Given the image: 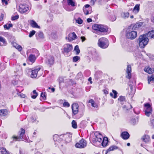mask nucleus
<instances>
[{"mask_svg":"<svg viewBox=\"0 0 154 154\" xmlns=\"http://www.w3.org/2000/svg\"><path fill=\"white\" fill-rule=\"evenodd\" d=\"M148 37L154 38V30L150 31L146 34L140 36L138 41L140 48H144L147 45L149 42Z\"/></svg>","mask_w":154,"mask_h":154,"instance_id":"1","label":"nucleus"},{"mask_svg":"<svg viewBox=\"0 0 154 154\" xmlns=\"http://www.w3.org/2000/svg\"><path fill=\"white\" fill-rule=\"evenodd\" d=\"M98 46L102 48H107L109 45L107 39L105 38H102L98 40Z\"/></svg>","mask_w":154,"mask_h":154,"instance_id":"2","label":"nucleus"},{"mask_svg":"<svg viewBox=\"0 0 154 154\" xmlns=\"http://www.w3.org/2000/svg\"><path fill=\"white\" fill-rule=\"evenodd\" d=\"M92 28L94 30L102 32H106L108 30L106 26L101 24H94L92 26Z\"/></svg>","mask_w":154,"mask_h":154,"instance_id":"3","label":"nucleus"},{"mask_svg":"<svg viewBox=\"0 0 154 154\" xmlns=\"http://www.w3.org/2000/svg\"><path fill=\"white\" fill-rule=\"evenodd\" d=\"M137 36V32L136 31H128L127 32L126 34V38L131 40L134 39Z\"/></svg>","mask_w":154,"mask_h":154,"instance_id":"4","label":"nucleus"},{"mask_svg":"<svg viewBox=\"0 0 154 154\" xmlns=\"http://www.w3.org/2000/svg\"><path fill=\"white\" fill-rule=\"evenodd\" d=\"M25 133V130L23 129L22 128H21L20 131H19V136H14L12 137V138L13 140L15 141H20L23 139V136Z\"/></svg>","mask_w":154,"mask_h":154,"instance_id":"5","label":"nucleus"},{"mask_svg":"<svg viewBox=\"0 0 154 154\" xmlns=\"http://www.w3.org/2000/svg\"><path fill=\"white\" fill-rule=\"evenodd\" d=\"M87 143L86 141L82 139L79 141L75 145V147L77 148H84L86 146Z\"/></svg>","mask_w":154,"mask_h":154,"instance_id":"6","label":"nucleus"},{"mask_svg":"<svg viewBox=\"0 0 154 154\" xmlns=\"http://www.w3.org/2000/svg\"><path fill=\"white\" fill-rule=\"evenodd\" d=\"M29 9L28 5L26 4H20L19 7V11L21 13L26 12Z\"/></svg>","mask_w":154,"mask_h":154,"instance_id":"7","label":"nucleus"},{"mask_svg":"<svg viewBox=\"0 0 154 154\" xmlns=\"http://www.w3.org/2000/svg\"><path fill=\"white\" fill-rule=\"evenodd\" d=\"M61 136L63 137L66 142H69L71 140L72 136L70 133H67L64 135H61Z\"/></svg>","mask_w":154,"mask_h":154,"instance_id":"8","label":"nucleus"},{"mask_svg":"<svg viewBox=\"0 0 154 154\" xmlns=\"http://www.w3.org/2000/svg\"><path fill=\"white\" fill-rule=\"evenodd\" d=\"M72 112L74 115L76 114L79 111V105L77 103H73L72 106Z\"/></svg>","mask_w":154,"mask_h":154,"instance_id":"9","label":"nucleus"},{"mask_svg":"<svg viewBox=\"0 0 154 154\" xmlns=\"http://www.w3.org/2000/svg\"><path fill=\"white\" fill-rule=\"evenodd\" d=\"M126 72L127 73L126 75V78L128 79H130L131 78V68L130 65H128Z\"/></svg>","mask_w":154,"mask_h":154,"instance_id":"10","label":"nucleus"},{"mask_svg":"<svg viewBox=\"0 0 154 154\" xmlns=\"http://www.w3.org/2000/svg\"><path fill=\"white\" fill-rule=\"evenodd\" d=\"M41 69L40 67H37L35 68L34 69L32 70V73L31 75V77L32 78H35L37 76L38 72Z\"/></svg>","mask_w":154,"mask_h":154,"instance_id":"11","label":"nucleus"},{"mask_svg":"<svg viewBox=\"0 0 154 154\" xmlns=\"http://www.w3.org/2000/svg\"><path fill=\"white\" fill-rule=\"evenodd\" d=\"M77 37L75 32L71 33L68 35V39L69 42L77 39Z\"/></svg>","mask_w":154,"mask_h":154,"instance_id":"12","label":"nucleus"},{"mask_svg":"<svg viewBox=\"0 0 154 154\" xmlns=\"http://www.w3.org/2000/svg\"><path fill=\"white\" fill-rule=\"evenodd\" d=\"M94 135L95 136V140L100 142L102 141V139L103 138L101 134L98 132H96L95 133Z\"/></svg>","mask_w":154,"mask_h":154,"instance_id":"13","label":"nucleus"},{"mask_svg":"<svg viewBox=\"0 0 154 154\" xmlns=\"http://www.w3.org/2000/svg\"><path fill=\"white\" fill-rule=\"evenodd\" d=\"M122 108L123 110L125 112H127L130 109L132 108V106L129 103H127Z\"/></svg>","mask_w":154,"mask_h":154,"instance_id":"14","label":"nucleus"},{"mask_svg":"<svg viewBox=\"0 0 154 154\" xmlns=\"http://www.w3.org/2000/svg\"><path fill=\"white\" fill-rule=\"evenodd\" d=\"M122 138L124 140L128 139L130 137L129 134L127 131H124L121 134Z\"/></svg>","mask_w":154,"mask_h":154,"instance_id":"15","label":"nucleus"},{"mask_svg":"<svg viewBox=\"0 0 154 154\" xmlns=\"http://www.w3.org/2000/svg\"><path fill=\"white\" fill-rule=\"evenodd\" d=\"M30 24L31 26L33 28L40 29V27L38 26L37 23L34 20H31L30 21Z\"/></svg>","mask_w":154,"mask_h":154,"instance_id":"16","label":"nucleus"},{"mask_svg":"<svg viewBox=\"0 0 154 154\" xmlns=\"http://www.w3.org/2000/svg\"><path fill=\"white\" fill-rule=\"evenodd\" d=\"M144 70L149 74H152L154 72V69L149 67H145L144 69Z\"/></svg>","mask_w":154,"mask_h":154,"instance_id":"17","label":"nucleus"},{"mask_svg":"<svg viewBox=\"0 0 154 154\" xmlns=\"http://www.w3.org/2000/svg\"><path fill=\"white\" fill-rule=\"evenodd\" d=\"M7 44V42L5 39L2 36H0V45L3 46Z\"/></svg>","mask_w":154,"mask_h":154,"instance_id":"18","label":"nucleus"},{"mask_svg":"<svg viewBox=\"0 0 154 154\" xmlns=\"http://www.w3.org/2000/svg\"><path fill=\"white\" fill-rule=\"evenodd\" d=\"M72 49V45H67L66 47L64 48V51L68 53L71 51Z\"/></svg>","mask_w":154,"mask_h":154,"instance_id":"19","label":"nucleus"},{"mask_svg":"<svg viewBox=\"0 0 154 154\" xmlns=\"http://www.w3.org/2000/svg\"><path fill=\"white\" fill-rule=\"evenodd\" d=\"M11 44L14 47H15L16 49H18L19 51H21L22 49V47L17 44L16 43L13 42H12Z\"/></svg>","mask_w":154,"mask_h":154,"instance_id":"20","label":"nucleus"},{"mask_svg":"<svg viewBox=\"0 0 154 154\" xmlns=\"http://www.w3.org/2000/svg\"><path fill=\"white\" fill-rule=\"evenodd\" d=\"M108 138L107 137H104L102 143V145L103 147L106 146L108 144Z\"/></svg>","mask_w":154,"mask_h":154,"instance_id":"21","label":"nucleus"},{"mask_svg":"<svg viewBox=\"0 0 154 154\" xmlns=\"http://www.w3.org/2000/svg\"><path fill=\"white\" fill-rule=\"evenodd\" d=\"M7 110L6 109L0 110V116H5L8 114Z\"/></svg>","mask_w":154,"mask_h":154,"instance_id":"22","label":"nucleus"},{"mask_svg":"<svg viewBox=\"0 0 154 154\" xmlns=\"http://www.w3.org/2000/svg\"><path fill=\"white\" fill-rule=\"evenodd\" d=\"M54 58L52 57H50L48 59L46 63L49 65H52L54 63Z\"/></svg>","mask_w":154,"mask_h":154,"instance_id":"23","label":"nucleus"},{"mask_svg":"<svg viewBox=\"0 0 154 154\" xmlns=\"http://www.w3.org/2000/svg\"><path fill=\"white\" fill-rule=\"evenodd\" d=\"M61 135L59 136L57 134H55L53 136V139L55 141L59 142L60 139L62 137L61 136Z\"/></svg>","mask_w":154,"mask_h":154,"instance_id":"24","label":"nucleus"},{"mask_svg":"<svg viewBox=\"0 0 154 154\" xmlns=\"http://www.w3.org/2000/svg\"><path fill=\"white\" fill-rule=\"evenodd\" d=\"M140 9V5L137 4L136 5L134 8L133 11V12L137 14V13Z\"/></svg>","mask_w":154,"mask_h":154,"instance_id":"25","label":"nucleus"},{"mask_svg":"<svg viewBox=\"0 0 154 154\" xmlns=\"http://www.w3.org/2000/svg\"><path fill=\"white\" fill-rule=\"evenodd\" d=\"M28 58L29 61L32 63L34 62L36 59L35 56L32 54L30 55Z\"/></svg>","mask_w":154,"mask_h":154,"instance_id":"26","label":"nucleus"},{"mask_svg":"<svg viewBox=\"0 0 154 154\" xmlns=\"http://www.w3.org/2000/svg\"><path fill=\"white\" fill-rule=\"evenodd\" d=\"M118 100L120 101L122 104H124V102H125V97L123 96H120Z\"/></svg>","mask_w":154,"mask_h":154,"instance_id":"27","label":"nucleus"},{"mask_svg":"<svg viewBox=\"0 0 154 154\" xmlns=\"http://www.w3.org/2000/svg\"><path fill=\"white\" fill-rule=\"evenodd\" d=\"M121 16L122 18L125 19L128 18L129 17V14L128 12H123Z\"/></svg>","mask_w":154,"mask_h":154,"instance_id":"28","label":"nucleus"},{"mask_svg":"<svg viewBox=\"0 0 154 154\" xmlns=\"http://www.w3.org/2000/svg\"><path fill=\"white\" fill-rule=\"evenodd\" d=\"M141 139L144 142L147 143L149 140V137L148 136H143Z\"/></svg>","mask_w":154,"mask_h":154,"instance_id":"29","label":"nucleus"},{"mask_svg":"<svg viewBox=\"0 0 154 154\" xmlns=\"http://www.w3.org/2000/svg\"><path fill=\"white\" fill-rule=\"evenodd\" d=\"M89 103H91V106L93 107H97V104L95 103L93 99L90 100Z\"/></svg>","mask_w":154,"mask_h":154,"instance_id":"30","label":"nucleus"},{"mask_svg":"<svg viewBox=\"0 0 154 154\" xmlns=\"http://www.w3.org/2000/svg\"><path fill=\"white\" fill-rule=\"evenodd\" d=\"M0 154H8L6 149L4 148L0 149Z\"/></svg>","mask_w":154,"mask_h":154,"instance_id":"31","label":"nucleus"},{"mask_svg":"<svg viewBox=\"0 0 154 154\" xmlns=\"http://www.w3.org/2000/svg\"><path fill=\"white\" fill-rule=\"evenodd\" d=\"M67 3L68 5H71L72 6H74L75 5V3L73 0H67Z\"/></svg>","mask_w":154,"mask_h":154,"instance_id":"32","label":"nucleus"},{"mask_svg":"<svg viewBox=\"0 0 154 154\" xmlns=\"http://www.w3.org/2000/svg\"><path fill=\"white\" fill-rule=\"evenodd\" d=\"M145 113L146 115L149 117L150 116V115L152 114V109H149V110H145Z\"/></svg>","mask_w":154,"mask_h":154,"instance_id":"33","label":"nucleus"},{"mask_svg":"<svg viewBox=\"0 0 154 154\" xmlns=\"http://www.w3.org/2000/svg\"><path fill=\"white\" fill-rule=\"evenodd\" d=\"M144 106L146 108L145 110H149V109H152V107L148 103L145 104H144Z\"/></svg>","mask_w":154,"mask_h":154,"instance_id":"34","label":"nucleus"},{"mask_svg":"<svg viewBox=\"0 0 154 154\" xmlns=\"http://www.w3.org/2000/svg\"><path fill=\"white\" fill-rule=\"evenodd\" d=\"M148 83L149 84L150 82H154V77L152 76L150 77L149 78L148 77Z\"/></svg>","mask_w":154,"mask_h":154,"instance_id":"35","label":"nucleus"},{"mask_svg":"<svg viewBox=\"0 0 154 154\" xmlns=\"http://www.w3.org/2000/svg\"><path fill=\"white\" fill-rule=\"evenodd\" d=\"M74 50L76 52V54L78 55L80 52V50L78 45H76L74 48Z\"/></svg>","mask_w":154,"mask_h":154,"instance_id":"36","label":"nucleus"},{"mask_svg":"<svg viewBox=\"0 0 154 154\" xmlns=\"http://www.w3.org/2000/svg\"><path fill=\"white\" fill-rule=\"evenodd\" d=\"M33 93L34 95H32L31 97L33 99H35L38 95V94L36 92V91L35 90H34L33 91Z\"/></svg>","mask_w":154,"mask_h":154,"instance_id":"37","label":"nucleus"},{"mask_svg":"<svg viewBox=\"0 0 154 154\" xmlns=\"http://www.w3.org/2000/svg\"><path fill=\"white\" fill-rule=\"evenodd\" d=\"M12 24L10 23L8 24H5L4 26V27L6 29H9L10 27L12 26Z\"/></svg>","mask_w":154,"mask_h":154,"instance_id":"38","label":"nucleus"},{"mask_svg":"<svg viewBox=\"0 0 154 154\" xmlns=\"http://www.w3.org/2000/svg\"><path fill=\"white\" fill-rule=\"evenodd\" d=\"M76 22L79 24H81L82 23L83 21L80 18H79L76 20Z\"/></svg>","mask_w":154,"mask_h":154,"instance_id":"39","label":"nucleus"},{"mask_svg":"<svg viewBox=\"0 0 154 154\" xmlns=\"http://www.w3.org/2000/svg\"><path fill=\"white\" fill-rule=\"evenodd\" d=\"M41 97L43 99L45 100L46 99V93L45 92H42L41 94Z\"/></svg>","mask_w":154,"mask_h":154,"instance_id":"40","label":"nucleus"},{"mask_svg":"<svg viewBox=\"0 0 154 154\" xmlns=\"http://www.w3.org/2000/svg\"><path fill=\"white\" fill-rule=\"evenodd\" d=\"M116 148V146H111L107 150V152H109L113 150L114 149Z\"/></svg>","mask_w":154,"mask_h":154,"instance_id":"41","label":"nucleus"},{"mask_svg":"<svg viewBox=\"0 0 154 154\" xmlns=\"http://www.w3.org/2000/svg\"><path fill=\"white\" fill-rule=\"evenodd\" d=\"M80 59V57L78 56L74 57L73 58V61L74 62L77 61L79 59Z\"/></svg>","mask_w":154,"mask_h":154,"instance_id":"42","label":"nucleus"},{"mask_svg":"<svg viewBox=\"0 0 154 154\" xmlns=\"http://www.w3.org/2000/svg\"><path fill=\"white\" fill-rule=\"evenodd\" d=\"M35 31L34 30H32L31 31L29 34V37H31L35 33Z\"/></svg>","mask_w":154,"mask_h":154,"instance_id":"43","label":"nucleus"},{"mask_svg":"<svg viewBox=\"0 0 154 154\" xmlns=\"http://www.w3.org/2000/svg\"><path fill=\"white\" fill-rule=\"evenodd\" d=\"M112 91L113 94H114V95L113 96V98H116L117 97V91L114 90H112Z\"/></svg>","mask_w":154,"mask_h":154,"instance_id":"44","label":"nucleus"},{"mask_svg":"<svg viewBox=\"0 0 154 154\" xmlns=\"http://www.w3.org/2000/svg\"><path fill=\"white\" fill-rule=\"evenodd\" d=\"M63 106L64 107H69L70 105L68 102H65L63 103Z\"/></svg>","mask_w":154,"mask_h":154,"instance_id":"45","label":"nucleus"},{"mask_svg":"<svg viewBox=\"0 0 154 154\" xmlns=\"http://www.w3.org/2000/svg\"><path fill=\"white\" fill-rule=\"evenodd\" d=\"M19 18L18 15H17L14 16L12 17H11V20H16L18 19Z\"/></svg>","mask_w":154,"mask_h":154,"instance_id":"46","label":"nucleus"},{"mask_svg":"<svg viewBox=\"0 0 154 154\" xmlns=\"http://www.w3.org/2000/svg\"><path fill=\"white\" fill-rule=\"evenodd\" d=\"M116 18L115 16H113L111 18V20L112 21H114L116 20Z\"/></svg>","mask_w":154,"mask_h":154,"instance_id":"47","label":"nucleus"},{"mask_svg":"<svg viewBox=\"0 0 154 154\" xmlns=\"http://www.w3.org/2000/svg\"><path fill=\"white\" fill-rule=\"evenodd\" d=\"M149 124L152 125H154V119L150 120Z\"/></svg>","mask_w":154,"mask_h":154,"instance_id":"48","label":"nucleus"},{"mask_svg":"<svg viewBox=\"0 0 154 154\" xmlns=\"http://www.w3.org/2000/svg\"><path fill=\"white\" fill-rule=\"evenodd\" d=\"M97 0H91V5H94V3L96 2Z\"/></svg>","mask_w":154,"mask_h":154,"instance_id":"49","label":"nucleus"},{"mask_svg":"<svg viewBox=\"0 0 154 154\" xmlns=\"http://www.w3.org/2000/svg\"><path fill=\"white\" fill-rule=\"evenodd\" d=\"M4 16V15L3 14H1L0 17V21H2L3 20Z\"/></svg>","mask_w":154,"mask_h":154,"instance_id":"50","label":"nucleus"},{"mask_svg":"<svg viewBox=\"0 0 154 154\" xmlns=\"http://www.w3.org/2000/svg\"><path fill=\"white\" fill-rule=\"evenodd\" d=\"M72 125H77L76 122L75 120H73L72 122Z\"/></svg>","mask_w":154,"mask_h":154,"instance_id":"51","label":"nucleus"},{"mask_svg":"<svg viewBox=\"0 0 154 154\" xmlns=\"http://www.w3.org/2000/svg\"><path fill=\"white\" fill-rule=\"evenodd\" d=\"M81 38L82 39V42L84 41L86 39L85 37L84 36H81Z\"/></svg>","mask_w":154,"mask_h":154,"instance_id":"52","label":"nucleus"},{"mask_svg":"<svg viewBox=\"0 0 154 154\" xmlns=\"http://www.w3.org/2000/svg\"><path fill=\"white\" fill-rule=\"evenodd\" d=\"M20 95L22 98H24L25 97V95L23 94H20Z\"/></svg>","mask_w":154,"mask_h":154,"instance_id":"53","label":"nucleus"},{"mask_svg":"<svg viewBox=\"0 0 154 154\" xmlns=\"http://www.w3.org/2000/svg\"><path fill=\"white\" fill-rule=\"evenodd\" d=\"M87 21L88 23H90L92 21V19L91 18H88L87 19Z\"/></svg>","mask_w":154,"mask_h":154,"instance_id":"54","label":"nucleus"},{"mask_svg":"<svg viewBox=\"0 0 154 154\" xmlns=\"http://www.w3.org/2000/svg\"><path fill=\"white\" fill-rule=\"evenodd\" d=\"M88 81L90 82L91 84H92V82L91 81V77H90L89 78V79H88Z\"/></svg>","mask_w":154,"mask_h":154,"instance_id":"55","label":"nucleus"},{"mask_svg":"<svg viewBox=\"0 0 154 154\" xmlns=\"http://www.w3.org/2000/svg\"><path fill=\"white\" fill-rule=\"evenodd\" d=\"M132 122H133V125H134V124H135V122H136V120L135 119H133L132 120Z\"/></svg>","mask_w":154,"mask_h":154,"instance_id":"56","label":"nucleus"},{"mask_svg":"<svg viewBox=\"0 0 154 154\" xmlns=\"http://www.w3.org/2000/svg\"><path fill=\"white\" fill-rule=\"evenodd\" d=\"M85 8H87L90 6V5L87 4V5H85Z\"/></svg>","mask_w":154,"mask_h":154,"instance_id":"57","label":"nucleus"},{"mask_svg":"<svg viewBox=\"0 0 154 154\" xmlns=\"http://www.w3.org/2000/svg\"><path fill=\"white\" fill-rule=\"evenodd\" d=\"M51 90L52 92H54L55 91V88H51Z\"/></svg>","mask_w":154,"mask_h":154,"instance_id":"58","label":"nucleus"},{"mask_svg":"<svg viewBox=\"0 0 154 154\" xmlns=\"http://www.w3.org/2000/svg\"><path fill=\"white\" fill-rule=\"evenodd\" d=\"M72 127L75 129H76L77 128V126H72Z\"/></svg>","mask_w":154,"mask_h":154,"instance_id":"59","label":"nucleus"},{"mask_svg":"<svg viewBox=\"0 0 154 154\" xmlns=\"http://www.w3.org/2000/svg\"><path fill=\"white\" fill-rule=\"evenodd\" d=\"M85 15H88L89 14V11H86V13H85Z\"/></svg>","mask_w":154,"mask_h":154,"instance_id":"60","label":"nucleus"},{"mask_svg":"<svg viewBox=\"0 0 154 154\" xmlns=\"http://www.w3.org/2000/svg\"><path fill=\"white\" fill-rule=\"evenodd\" d=\"M151 21L153 22L154 23V17H152L151 19Z\"/></svg>","mask_w":154,"mask_h":154,"instance_id":"61","label":"nucleus"},{"mask_svg":"<svg viewBox=\"0 0 154 154\" xmlns=\"http://www.w3.org/2000/svg\"><path fill=\"white\" fill-rule=\"evenodd\" d=\"M78 75L82 76V73H79L78 74Z\"/></svg>","mask_w":154,"mask_h":154,"instance_id":"62","label":"nucleus"},{"mask_svg":"<svg viewBox=\"0 0 154 154\" xmlns=\"http://www.w3.org/2000/svg\"><path fill=\"white\" fill-rule=\"evenodd\" d=\"M2 2L3 3H5L6 2V0H2Z\"/></svg>","mask_w":154,"mask_h":154,"instance_id":"63","label":"nucleus"},{"mask_svg":"<svg viewBox=\"0 0 154 154\" xmlns=\"http://www.w3.org/2000/svg\"><path fill=\"white\" fill-rule=\"evenodd\" d=\"M104 92L105 93H108V91L106 90H104Z\"/></svg>","mask_w":154,"mask_h":154,"instance_id":"64","label":"nucleus"}]
</instances>
